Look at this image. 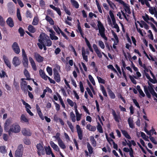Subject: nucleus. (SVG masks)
Here are the masks:
<instances>
[{
  "mask_svg": "<svg viewBox=\"0 0 157 157\" xmlns=\"http://www.w3.org/2000/svg\"><path fill=\"white\" fill-rule=\"evenodd\" d=\"M37 45L39 48L42 50L43 48L46 50V46H50L52 44V42L46 34L42 33L40 35Z\"/></svg>",
  "mask_w": 157,
  "mask_h": 157,
  "instance_id": "nucleus-1",
  "label": "nucleus"
},
{
  "mask_svg": "<svg viewBox=\"0 0 157 157\" xmlns=\"http://www.w3.org/2000/svg\"><path fill=\"white\" fill-rule=\"evenodd\" d=\"M153 85L152 84L151 85L149 84V86L147 87L146 86L144 87V91L146 95L149 98H150L151 97L150 94L149 92L148 91L150 92L152 95L157 98V94L155 92L153 88Z\"/></svg>",
  "mask_w": 157,
  "mask_h": 157,
  "instance_id": "nucleus-2",
  "label": "nucleus"
},
{
  "mask_svg": "<svg viewBox=\"0 0 157 157\" xmlns=\"http://www.w3.org/2000/svg\"><path fill=\"white\" fill-rule=\"evenodd\" d=\"M97 26L99 33L101 37L105 40H107V38L106 37L105 34V29L103 25L100 21H98Z\"/></svg>",
  "mask_w": 157,
  "mask_h": 157,
  "instance_id": "nucleus-3",
  "label": "nucleus"
},
{
  "mask_svg": "<svg viewBox=\"0 0 157 157\" xmlns=\"http://www.w3.org/2000/svg\"><path fill=\"white\" fill-rule=\"evenodd\" d=\"M21 131V128L20 126L17 124H13L10 127L8 132L9 135H10L11 132L17 133Z\"/></svg>",
  "mask_w": 157,
  "mask_h": 157,
  "instance_id": "nucleus-4",
  "label": "nucleus"
},
{
  "mask_svg": "<svg viewBox=\"0 0 157 157\" xmlns=\"http://www.w3.org/2000/svg\"><path fill=\"white\" fill-rule=\"evenodd\" d=\"M142 18L144 21L150 24L152 23H154L157 26V22L155 21L154 19L148 16L147 14H145L144 15L142 16Z\"/></svg>",
  "mask_w": 157,
  "mask_h": 157,
  "instance_id": "nucleus-5",
  "label": "nucleus"
},
{
  "mask_svg": "<svg viewBox=\"0 0 157 157\" xmlns=\"http://www.w3.org/2000/svg\"><path fill=\"white\" fill-rule=\"evenodd\" d=\"M131 67L133 69V70L136 72L135 75L134 76V78L136 79H138L141 76V74L139 71L138 68L137 67H136L132 62L131 63Z\"/></svg>",
  "mask_w": 157,
  "mask_h": 157,
  "instance_id": "nucleus-6",
  "label": "nucleus"
},
{
  "mask_svg": "<svg viewBox=\"0 0 157 157\" xmlns=\"http://www.w3.org/2000/svg\"><path fill=\"white\" fill-rule=\"evenodd\" d=\"M82 55L83 59L86 62L88 61V55L89 54V52L88 50H86L84 47L82 48Z\"/></svg>",
  "mask_w": 157,
  "mask_h": 157,
  "instance_id": "nucleus-7",
  "label": "nucleus"
},
{
  "mask_svg": "<svg viewBox=\"0 0 157 157\" xmlns=\"http://www.w3.org/2000/svg\"><path fill=\"white\" fill-rule=\"evenodd\" d=\"M148 11L149 13L151 15H154V16L156 18H157V10L155 7H151L150 5Z\"/></svg>",
  "mask_w": 157,
  "mask_h": 157,
  "instance_id": "nucleus-8",
  "label": "nucleus"
},
{
  "mask_svg": "<svg viewBox=\"0 0 157 157\" xmlns=\"http://www.w3.org/2000/svg\"><path fill=\"white\" fill-rule=\"evenodd\" d=\"M25 79L24 78L21 79V82L20 85L21 89L24 91L27 90V82L25 80Z\"/></svg>",
  "mask_w": 157,
  "mask_h": 157,
  "instance_id": "nucleus-9",
  "label": "nucleus"
},
{
  "mask_svg": "<svg viewBox=\"0 0 157 157\" xmlns=\"http://www.w3.org/2000/svg\"><path fill=\"white\" fill-rule=\"evenodd\" d=\"M124 7V8L125 12L128 14H130L131 13L129 5L125 3L123 1L120 3Z\"/></svg>",
  "mask_w": 157,
  "mask_h": 157,
  "instance_id": "nucleus-10",
  "label": "nucleus"
},
{
  "mask_svg": "<svg viewBox=\"0 0 157 157\" xmlns=\"http://www.w3.org/2000/svg\"><path fill=\"white\" fill-rule=\"evenodd\" d=\"M36 147L37 149V152L38 155L40 156L41 154L44 153V148L41 144H39L36 145Z\"/></svg>",
  "mask_w": 157,
  "mask_h": 157,
  "instance_id": "nucleus-11",
  "label": "nucleus"
},
{
  "mask_svg": "<svg viewBox=\"0 0 157 157\" xmlns=\"http://www.w3.org/2000/svg\"><path fill=\"white\" fill-rule=\"evenodd\" d=\"M12 48L14 52L17 54H18L20 52V48L16 42H14L12 45Z\"/></svg>",
  "mask_w": 157,
  "mask_h": 157,
  "instance_id": "nucleus-12",
  "label": "nucleus"
},
{
  "mask_svg": "<svg viewBox=\"0 0 157 157\" xmlns=\"http://www.w3.org/2000/svg\"><path fill=\"white\" fill-rule=\"evenodd\" d=\"M50 144L52 147L55 151L58 152L59 153L60 152V148L58 146L57 144H56L53 141H51L50 142Z\"/></svg>",
  "mask_w": 157,
  "mask_h": 157,
  "instance_id": "nucleus-13",
  "label": "nucleus"
},
{
  "mask_svg": "<svg viewBox=\"0 0 157 157\" xmlns=\"http://www.w3.org/2000/svg\"><path fill=\"white\" fill-rule=\"evenodd\" d=\"M93 47L98 56L100 58H101L102 57V52H101V51L98 49L96 45L94 44L93 45Z\"/></svg>",
  "mask_w": 157,
  "mask_h": 157,
  "instance_id": "nucleus-14",
  "label": "nucleus"
},
{
  "mask_svg": "<svg viewBox=\"0 0 157 157\" xmlns=\"http://www.w3.org/2000/svg\"><path fill=\"white\" fill-rule=\"evenodd\" d=\"M48 31L50 33V37L52 40H56L58 39V38L55 35V33L52 29H48Z\"/></svg>",
  "mask_w": 157,
  "mask_h": 157,
  "instance_id": "nucleus-15",
  "label": "nucleus"
},
{
  "mask_svg": "<svg viewBox=\"0 0 157 157\" xmlns=\"http://www.w3.org/2000/svg\"><path fill=\"white\" fill-rule=\"evenodd\" d=\"M44 149L45 151L46 154L47 155H51L52 157H56L54 154L53 153L52 149L50 146L48 147L46 146L44 147Z\"/></svg>",
  "mask_w": 157,
  "mask_h": 157,
  "instance_id": "nucleus-16",
  "label": "nucleus"
},
{
  "mask_svg": "<svg viewBox=\"0 0 157 157\" xmlns=\"http://www.w3.org/2000/svg\"><path fill=\"white\" fill-rule=\"evenodd\" d=\"M11 123V120L10 119H8L6 120L4 124V129L5 131L8 132V127Z\"/></svg>",
  "mask_w": 157,
  "mask_h": 157,
  "instance_id": "nucleus-17",
  "label": "nucleus"
},
{
  "mask_svg": "<svg viewBox=\"0 0 157 157\" xmlns=\"http://www.w3.org/2000/svg\"><path fill=\"white\" fill-rule=\"evenodd\" d=\"M36 108L37 111V113L39 115L40 118L42 120H43L44 119V117L43 114L41 111V110L38 104L36 105Z\"/></svg>",
  "mask_w": 157,
  "mask_h": 157,
  "instance_id": "nucleus-18",
  "label": "nucleus"
},
{
  "mask_svg": "<svg viewBox=\"0 0 157 157\" xmlns=\"http://www.w3.org/2000/svg\"><path fill=\"white\" fill-rule=\"evenodd\" d=\"M76 128L79 139L81 140L82 138V131L79 125L77 124L76 126Z\"/></svg>",
  "mask_w": 157,
  "mask_h": 157,
  "instance_id": "nucleus-19",
  "label": "nucleus"
},
{
  "mask_svg": "<svg viewBox=\"0 0 157 157\" xmlns=\"http://www.w3.org/2000/svg\"><path fill=\"white\" fill-rule=\"evenodd\" d=\"M117 16L119 17V18L122 19H123V17H124L126 20H128L127 16L125 14L122 10L121 11V12H118L117 13Z\"/></svg>",
  "mask_w": 157,
  "mask_h": 157,
  "instance_id": "nucleus-20",
  "label": "nucleus"
},
{
  "mask_svg": "<svg viewBox=\"0 0 157 157\" xmlns=\"http://www.w3.org/2000/svg\"><path fill=\"white\" fill-rule=\"evenodd\" d=\"M34 57L36 60L39 63L41 62L44 60V58L37 53L35 54Z\"/></svg>",
  "mask_w": 157,
  "mask_h": 157,
  "instance_id": "nucleus-21",
  "label": "nucleus"
},
{
  "mask_svg": "<svg viewBox=\"0 0 157 157\" xmlns=\"http://www.w3.org/2000/svg\"><path fill=\"white\" fill-rule=\"evenodd\" d=\"M3 59L6 65L10 69L11 68V64L8 58L6 56H4L3 57Z\"/></svg>",
  "mask_w": 157,
  "mask_h": 157,
  "instance_id": "nucleus-22",
  "label": "nucleus"
},
{
  "mask_svg": "<svg viewBox=\"0 0 157 157\" xmlns=\"http://www.w3.org/2000/svg\"><path fill=\"white\" fill-rule=\"evenodd\" d=\"M12 63L13 65L16 67L20 64L21 62L18 57L15 56L13 59Z\"/></svg>",
  "mask_w": 157,
  "mask_h": 157,
  "instance_id": "nucleus-23",
  "label": "nucleus"
},
{
  "mask_svg": "<svg viewBox=\"0 0 157 157\" xmlns=\"http://www.w3.org/2000/svg\"><path fill=\"white\" fill-rule=\"evenodd\" d=\"M67 101L69 105L71 107L74 106L75 110V108L77 109V106L76 102H73L69 98H67Z\"/></svg>",
  "mask_w": 157,
  "mask_h": 157,
  "instance_id": "nucleus-24",
  "label": "nucleus"
},
{
  "mask_svg": "<svg viewBox=\"0 0 157 157\" xmlns=\"http://www.w3.org/2000/svg\"><path fill=\"white\" fill-rule=\"evenodd\" d=\"M55 69H53L54 78L56 81L57 82H59L60 81V77L58 72L55 71Z\"/></svg>",
  "mask_w": 157,
  "mask_h": 157,
  "instance_id": "nucleus-25",
  "label": "nucleus"
},
{
  "mask_svg": "<svg viewBox=\"0 0 157 157\" xmlns=\"http://www.w3.org/2000/svg\"><path fill=\"white\" fill-rule=\"evenodd\" d=\"M39 73L41 78L45 80H47L48 79V76L46 75L43 70H40L39 71Z\"/></svg>",
  "mask_w": 157,
  "mask_h": 157,
  "instance_id": "nucleus-26",
  "label": "nucleus"
},
{
  "mask_svg": "<svg viewBox=\"0 0 157 157\" xmlns=\"http://www.w3.org/2000/svg\"><path fill=\"white\" fill-rule=\"evenodd\" d=\"M22 133L23 135L26 136H30L31 133L29 129L23 128L22 130Z\"/></svg>",
  "mask_w": 157,
  "mask_h": 157,
  "instance_id": "nucleus-27",
  "label": "nucleus"
},
{
  "mask_svg": "<svg viewBox=\"0 0 157 157\" xmlns=\"http://www.w3.org/2000/svg\"><path fill=\"white\" fill-rule=\"evenodd\" d=\"M75 112L76 115V120L77 121H79L81 119L82 114L81 113H80L78 112L77 109H76V108L75 109Z\"/></svg>",
  "mask_w": 157,
  "mask_h": 157,
  "instance_id": "nucleus-28",
  "label": "nucleus"
},
{
  "mask_svg": "<svg viewBox=\"0 0 157 157\" xmlns=\"http://www.w3.org/2000/svg\"><path fill=\"white\" fill-rule=\"evenodd\" d=\"M112 113L115 121L117 122H119L120 119V116L117 115L115 111L113 110H112Z\"/></svg>",
  "mask_w": 157,
  "mask_h": 157,
  "instance_id": "nucleus-29",
  "label": "nucleus"
},
{
  "mask_svg": "<svg viewBox=\"0 0 157 157\" xmlns=\"http://www.w3.org/2000/svg\"><path fill=\"white\" fill-rule=\"evenodd\" d=\"M6 22L7 25L10 27H12L13 26V22L11 17H9L7 20Z\"/></svg>",
  "mask_w": 157,
  "mask_h": 157,
  "instance_id": "nucleus-30",
  "label": "nucleus"
},
{
  "mask_svg": "<svg viewBox=\"0 0 157 157\" xmlns=\"http://www.w3.org/2000/svg\"><path fill=\"white\" fill-rule=\"evenodd\" d=\"M21 121L22 122L29 123V119L27 118L24 114H22L21 117Z\"/></svg>",
  "mask_w": 157,
  "mask_h": 157,
  "instance_id": "nucleus-31",
  "label": "nucleus"
},
{
  "mask_svg": "<svg viewBox=\"0 0 157 157\" xmlns=\"http://www.w3.org/2000/svg\"><path fill=\"white\" fill-rule=\"evenodd\" d=\"M29 59L33 69L35 71L37 69L36 66L33 58L31 57H29Z\"/></svg>",
  "mask_w": 157,
  "mask_h": 157,
  "instance_id": "nucleus-32",
  "label": "nucleus"
},
{
  "mask_svg": "<svg viewBox=\"0 0 157 157\" xmlns=\"http://www.w3.org/2000/svg\"><path fill=\"white\" fill-rule=\"evenodd\" d=\"M139 1L142 5L145 4L147 6L150 7V4L148 2L151 1V0H139Z\"/></svg>",
  "mask_w": 157,
  "mask_h": 157,
  "instance_id": "nucleus-33",
  "label": "nucleus"
},
{
  "mask_svg": "<svg viewBox=\"0 0 157 157\" xmlns=\"http://www.w3.org/2000/svg\"><path fill=\"white\" fill-rule=\"evenodd\" d=\"M149 71L150 74H151L153 79L151 78L149 81L155 84L157 82V81L155 78V76L153 74L151 70H150Z\"/></svg>",
  "mask_w": 157,
  "mask_h": 157,
  "instance_id": "nucleus-34",
  "label": "nucleus"
},
{
  "mask_svg": "<svg viewBox=\"0 0 157 157\" xmlns=\"http://www.w3.org/2000/svg\"><path fill=\"white\" fill-rule=\"evenodd\" d=\"M128 143H127V145L128 146L130 149H132V145H133L134 146H135L136 145V144L135 141L133 140H132L131 141L128 140Z\"/></svg>",
  "mask_w": 157,
  "mask_h": 157,
  "instance_id": "nucleus-35",
  "label": "nucleus"
},
{
  "mask_svg": "<svg viewBox=\"0 0 157 157\" xmlns=\"http://www.w3.org/2000/svg\"><path fill=\"white\" fill-rule=\"evenodd\" d=\"M50 6L51 8L53 9L54 10L56 11L59 16L61 15V11L59 8L57 7H56L55 6L52 5H50Z\"/></svg>",
  "mask_w": 157,
  "mask_h": 157,
  "instance_id": "nucleus-36",
  "label": "nucleus"
},
{
  "mask_svg": "<svg viewBox=\"0 0 157 157\" xmlns=\"http://www.w3.org/2000/svg\"><path fill=\"white\" fill-rule=\"evenodd\" d=\"M57 142L59 146L62 149H65L66 148V146L62 140L59 141Z\"/></svg>",
  "mask_w": 157,
  "mask_h": 157,
  "instance_id": "nucleus-37",
  "label": "nucleus"
},
{
  "mask_svg": "<svg viewBox=\"0 0 157 157\" xmlns=\"http://www.w3.org/2000/svg\"><path fill=\"white\" fill-rule=\"evenodd\" d=\"M86 128L87 129L91 131L94 132L96 130V128L95 126H92L90 124H87Z\"/></svg>",
  "mask_w": 157,
  "mask_h": 157,
  "instance_id": "nucleus-38",
  "label": "nucleus"
},
{
  "mask_svg": "<svg viewBox=\"0 0 157 157\" xmlns=\"http://www.w3.org/2000/svg\"><path fill=\"white\" fill-rule=\"evenodd\" d=\"M136 89L138 91L140 94V96L144 97L145 96V94L142 90L141 89L140 86L138 85L136 86Z\"/></svg>",
  "mask_w": 157,
  "mask_h": 157,
  "instance_id": "nucleus-39",
  "label": "nucleus"
},
{
  "mask_svg": "<svg viewBox=\"0 0 157 157\" xmlns=\"http://www.w3.org/2000/svg\"><path fill=\"white\" fill-rule=\"evenodd\" d=\"M71 4L76 8L77 9L79 7V4L75 0H70Z\"/></svg>",
  "mask_w": 157,
  "mask_h": 157,
  "instance_id": "nucleus-40",
  "label": "nucleus"
},
{
  "mask_svg": "<svg viewBox=\"0 0 157 157\" xmlns=\"http://www.w3.org/2000/svg\"><path fill=\"white\" fill-rule=\"evenodd\" d=\"M108 93L110 98L112 99H114L115 98V95L114 94L110 89H108Z\"/></svg>",
  "mask_w": 157,
  "mask_h": 157,
  "instance_id": "nucleus-41",
  "label": "nucleus"
},
{
  "mask_svg": "<svg viewBox=\"0 0 157 157\" xmlns=\"http://www.w3.org/2000/svg\"><path fill=\"white\" fill-rule=\"evenodd\" d=\"M128 122L130 127L132 128H134V125L132 119L131 118H129L128 120Z\"/></svg>",
  "mask_w": 157,
  "mask_h": 157,
  "instance_id": "nucleus-42",
  "label": "nucleus"
},
{
  "mask_svg": "<svg viewBox=\"0 0 157 157\" xmlns=\"http://www.w3.org/2000/svg\"><path fill=\"white\" fill-rule=\"evenodd\" d=\"M121 131L123 135L127 139H131V137L127 132L125 130H121Z\"/></svg>",
  "mask_w": 157,
  "mask_h": 157,
  "instance_id": "nucleus-43",
  "label": "nucleus"
},
{
  "mask_svg": "<svg viewBox=\"0 0 157 157\" xmlns=\"http://www.w3.org/2000/svg\"><path fill=\"white\" fill-rule=\"evenodd\" d=\"M39 19L37 16L33 18L32 24L34 25H37L38 23Z\"/></svg>",
  "mask_w": 157,
  "mask_h": 157,
  "instance_id": "nucleus-44",
  "label": "nucleus"
},
{
  "mask_svg": "<svg viewBox=\"0 0 157 157\" xmlns=\"http://www.w3.org/2000/svg\"><path fill=\"white\" fill-rule=\"evenodd\" d=\"M22 62L24 66L25 67H28V60L27 57L23 58Z\"/></svg>",
  "mask_w": 157,
  "mask_h": 157,
  "instance_id": "nucleus-45",
  "label": "nucleus"
},
{
  "mask_svg": "<svg viewBox=\"0 0 157 157\" xmlns=\"http://www.w3.org/2000/svg\"><path fill=\"white\" fill-rule=\"evenodd\" d=\"M45 19L49 22L51 25H54V22L53 20L49 17L47 16H46Z\"/></svg>",
  "mask_w": 157,
  "mask_h": 157,
  "instance_id": "nucleus-46",
  "label": "nucleus"
},
{
  "mask_svg": "<svg viewBox=\"0 0 157 157\" xmlns=\"http://www.w3.org/2000/svg\"><path fill=\"white\" fill-rule=\"evenodd\" d=\"M100 88L103 95L105 97H107V94L104 86L102 85H100Z\"/></svg>",
  "mask_w": 157,
  "mask_h": 157,
  "instance_id": "nucleus-47",
  "label": "nucleus"
},
{
  "mask_svg": "<svg viewBox=\"0 0 157 157\" xmlns=\"http://www.w3.org/2000/svg\"><path fill=\"white\" fill-rule=\"evenodd\" d=\"M28 30L32 33H34L36 32V29L32 25H30L28 27Z\"/></svg>",
  "mask_w": 157,
  "mask_h": 157,
  "instance_id": "nucleus-48",
  "label": "nucleus"
},
{
  "mask_svg": "<svg viewBox=\"0 0 157 157\" xmlns=\"http://www.w3.org/2000/svg\"><path fill=\"white\" fill-rule=\"evenodd\" d=\"M106 1L110 7L113 9L114 10V8L116 7V5L112 2L109 0H106Z\"/></svg>",
  "mask_w": 157,
  "mask_h": 157,
  "instance_id": "nucleus-49",
  "label": "nucleus"
},
{
  "mask_svg": "<svg viewBox=\"0 0 157 157\" xmlns=\"http://www.w3.org/2000/svg\"><path fill=\"white\" fill-rule=\"evenodd\" d=\"M90 141L93 146L95 147L96 145V142L93 136H90Z\"/></svg>",
  "mask_w": 157,
  "mask_h": 157,
  "instance_id": "nucleus-50",
  "label": "nucleus"
},
{
  "mask_svg": "<svg viewBox=\"0 0 157 157\" xmlns=\"http://www.w3.org/2000/svg\"><path fill=\"white\" fill-rule=\"evenodd\" d=\"M70 117L72 122H74L76 121L75 114L73 112L70 113Z\"/></svg>",
  "mask_w": 157,
  "mask_h": 157,
  "instance_id": "nucleus-51",
  "label": "nucleus"
},
{
  "mask_svg": "<svg viewBox=\"0 0 157 157\" xmlns=\"http://www.w3.org/2000/svg\"><path fill=\"white\" fill-rule=\"evenodd\" d=\"M24 74L27 78V79L29 80L30 79V76L28 71L26 69L24 71Z\"/></svg>",
  "mask_w": 157,
  "mask_h": 157,
  "instance_id": "nucleus-52",
  "label": "nucleus"
},
{
  "mask_svg": "<svg viewBox=\"0 0 157 157\" xmlns=\"http://www.w3.org/2000/svg\"><path fill=\"white\" fill-rule=\"evenodd\" d=\"M140 134L141 136L145 140L149 141L148 137L146 136L144 133L142 132H141Z\"/></svg>",
  "mask_w": 157,
  "mask_h": 157,
  "instance_id": "nucleus-53",
  "label": "nucleus"
},
{
  "mask_svg": "<svg viewBox=\"0 0 157 157\" xmlns=\"http://www.w3.org/2000/svg\"><path fill=\"white\" fill-rule=\"evenodd\" d=\"M88 78L92 84L94 86H95L96 84L95 81L92 76L90 75H88Z\"/></svg>",
  "mask_w": 157,
  "mask_h": 157,
  "instance_id": "nucleus-54",
  "label": "nucleus"
},
{
  "mask_svg": "<svg viewBox=\"0 0 157 157\" xmlns=\"http://www.w3.org/2000/svg\"><path fill=\"white\" fill-rule=\"evenodd\" d=\"M22 102L23 105L25 106L26 109H31V108L30 106L28 103L26 102L24 100H22Z\"/></svg>",
  "mask_w": 157,
  "mask_h": 157,
  "instance_id": "nucleus-55",
  "label": "nucleus"
},
{
  "mask_svg": "<svg viewBox=\"0 0 157 157\" xmlns=\"http://www.w3.org/2000/svg\"><path fill=\"white\" fill-rule=\"evenodd\" d=\"M23 152L16 151L15 153V157H22Z\"/></svg>",
  "mask_w": 157,
  "mask_h": 157,
  "instance_id": "nucleus-56",
  "label": "nucleus"
},
{
  "mask_svg": "<svg viewBox=\"0 0 157 157\" xmlns=\"http://www.w3.org/2000/svg\"><path fill=\"white\" fill-rule=\"evenodd\" d=\"M138 62L139 65L141 67H143L144 69L145 70H147V67L146 66L145 64H143L141 60V59L140 58H139L138 59Z\"/></svg>",
  "mask_w": 157,
  "mask_h": 157,
  "instance_id": "nucleus-57",
  "label": "nucleus"
},
{
  "mask_svg": "<svg viewBox=\"0 0 157 157\" xmlns=\"http://www.w3.org/2000/svg\"><path fill=\"white\" fill-rule=\"evenodd\" d=\"M148 35L149 38L151 40H154V37L151 31L149 30L148 31Z\"/></svg>",
  "mask_w": 157,
  "mask_h": 157,
  "instance_id": "nucleus-58",
  "label": "nucleus"
},
{
  "mask_svg": "<svg viewBox=\"0 0 157 157\" xmlns=\"http://www.w3.org/2000/svg\"><path fill=\"white\" fill-rule=\"evenodd\" d=\"M110 17L111 18L112 21L115 20V17L113 13V11L111 10H110L109 12Z\"/></svg>",
  "mask_w": 157,
  "mask_h": 157,
  "instance_id": "nucleus-59",
  "label": "nucleus"
},
{
  "mask_svg": "<svg viewBox=\"0 0 157 157\" xmlns=\"http://www.w3.org/2000/svg\"><path fill=\"white\" fill-rule=\"evenodd\" d=\"M53 29L58 34H59L62 31L60 29L58 26H54Z\"/></svg>",
  "mask_w": 157,
  "mask_h": 157,
  "instance_id": "nucleus-60",
  "label": "nucleus"
},
{
  "mask_svg": "<svg viewBox=\"0 0 157 157\" xmlns=\"http://www.w3.org/2000/svg\"><path fill=\"white\" fill-rule=\"evenodd\" d=\"M98 125L97 126V130L98 131L101 133H102L103 132V130L102 127L101 125V124H100V123L98 122Z\"/></svg>",
  "mask_w": 157,
  "mask_h": 157,
  "instance_id": "nucleus-61",
  "label": "nucleus"
},
{
  "mask_svg": "<svg viewBox=\"0 0 157 157\" xmlns=\"http://www.w3.org/2000/svg\"><path fill=\"white\" fill-rule=\"evenodd\" d=\"M87 145L89 153L90 154H92L93 152V148L92 147L89 143H87Z\"/></svg>",
  "mask_w": 157,
  "mask_h": 157,
  "instance_id": "nucleus-62",
  "label": "nucleus"
},
{
  "mask_svg": "<svg viewBox=\"0 0 157 157\" xmlns=\"http://www.w3.org/2000/svg\"><path fill=\"white\" fill-rule=\"evenodd\" d=\"M46 70L49 75L51 76L52 74V68L49 67H47L46 68Z\"/></svg>",
  "mask_w": 157,
  "mask_h": 157,
  "instance_id": "nucleus-63",
  "label": "nucleus"
},
{
  "mask_svg": "<svg viewBox=\"0 0 157 157\" xmlns=\"http://www.w3.org/2000/svg\"><path fill=\"white\" fill-rule=\"evenodd\" d=\"M0 152L2 153H5L6 152V150L5 146H2L0 147Z\"/></svg>",
  "mask_w": 157,
  "mask_h": 157,
  "instance_id": "nucleus-64",
  "label": "nucleus"
}]
</instances>
